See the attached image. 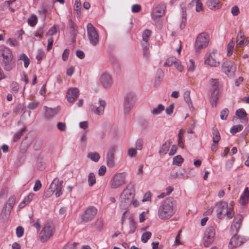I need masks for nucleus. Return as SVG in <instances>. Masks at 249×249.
I'll list each match as a JSON object with an SVG mask.
<instances>
[{
    "instance_id": "obj_41",
    "label": "nucleus",
    "mask_w": 249,
    "mask_h": 249,
    "mask_svg": "<svg viewBox=\"0 0 249 249\" xmlns=\"http://www.w3.org/2000/svg\"><path fill=\"white\" fill-rule=\"evenodd\" d=\"M134 95L132 93H128L124 99V102H127L131 104L134 105Z\"/></svg>"
},
{
    "instance_id": "obj_37",
    "label": "nucleus",
    "mask_w": 249,
    "mask_h": 249,
    "mask_svg": "<svg viewBox=\"0 0 249 249\" xmlns=\"http://www.w3.org/2000/svg\"><path fill=\"white\" fill-rule=\"evenodd\" d=\"M177 58L175 57L171 56L168 58L165 63L163 64V66L165 67H170L173 64H174L175 62H176Z\"/></svg>"
},
{
    "instance_id": "obj_3",
    "label": "nucleus",
    "mask_w": 249,
    "mask_h": 249,
    "mask_svg": "<svg viewBox=\"0 0 249 249\" xmlns=\"http://www.w3.org/2000/svg\"><path fill=\"white\" fill-rule=\"evenodd\" d=\"M196 4V11L197 12L203 10V4L200 0H192L191 2L186 1L185 2H182L180 4V6L182 10V17L181 22L180 25L181 29H183L185 26L186 21V10L188 7L192 4Z\"/></svg>"
},
{
    "instance_id": "obj_12",
    "label": "nucleus",
    "mask_w": 249,
    "mask_h": 249,
    "mask_svg": "<svg viewBox=\"0 0 249 249\" xmlns=\"http://www.w3.org/2000/svg\"><path fill=\"white\" fill-rule=\"evenodd\" d=\"M97 213V210L95 207L93 206L89 207L81 215V219L85 222L90 221L94 218Z\"/></svg>"
},
{
    "instance_id": "obj_40",
    "label": "nucleus",
    "mask_w": 249,
    "mask_h": 249,
    "mask_svg": "<svg viewBox=\"0 0 249 249\" xmlns=\"http://www.w3.org/2000/svg\"><path fill=\"white\" fill-rule=\"evenodd\" d=\"M247 115L246 111L243 108H240L236 111V115L240 119L245 118Z\"/></svg>"
},
{
    "instance_id": "obj_23",
    "label": "nucleus",
    "mask_w": 249,
    "mask_h": 249,
    "mask_svg": "<svg viewBox=\"0 0 249 249\" xmlns=\"http://www.w3.org/2000/svg\"><path fill=\"white\" fill-rule=\"evenodd\" d=\"M45 108L46 110L45 117L48 119L53 117L59 111V109L57 107L50 108L46 107Z\"/></svg>"
},
{
    "instance_id": "obj_44",
    "label": "nucleus",
    "mask_w": 249,
    "mask_h": 249,
    "mask_svg": "<svg viewBox=\"0 0 249 249\" xmlns=\"http://www.w3.org/2000/svg\"><path fill=\"white\" fill-rule=\"evenodd\" d=\"M243 128V125L241 124L234 125L231 127L230 132L233 134H235L236 133L242 130Z\"/></svg>"
},
{
    "instance_id": "obj_14",
    "label": "nucleus",
    "mask_w": 249,
    "mask_h": 249,
    "mask_svg": "<svg viewBox=\"0 0 249 249\" xmlns=\"http://www.w3.org/2000/svg\"><path fill=\"white\" fill-rule=\"evenodd\" d=\"M166 6L164 3L159 4L153 10L152 18L156 21L157 19L162 17L165 13Z\"/></svg>"
},
{
    "instance_id": "obj_9",
    "label": "nucleus",
    "mask_w": 249,
    "mask_h": 249,
    "mask_svg": "<svg viewBox=\"0 0 249 249\" xmlns=\"http://www.w3.org/2000/svg\"><path fill=\"white\" fill-rule=\"evenodd\" d=\"M88 37L90 43L93 46H96L99 42V36L95 28L91 23H89L87 26Z\"/></svg>"
},
{
    "instance_id": "obj_58",
    "label": "nucleus",
    "mask_w": 249,
    "mask_h": 249,
    "mask_svg": "<svg viewBox=\"0 0 249 249\" xmlns=\"http://www.w3.org/2000/svg\"><path fill=\"white\" fill-rule=\"evenodd\" d=\"M24 233V230L22 227L19 226L16 229V234L18 237L22 236Z\"/></svg>"
},
{
    "instance_id": "obj_42",
    "label": "nucleus",
    "mask_w": 249,
    "mask_h": 249,
    "mask_svg": "<svg viewBox=\"0 0 249 249\" xmlns=\"http://www.w3.org/2000/svg\"><path fill=\"white\" fill-rule=\"evenodd\" d=\"M151 235L152 233L150 231H146L143 233L141 237L142 241L144 243H146L148 239L151 237Z\"/></svg>"
},
{
    "instance_id": "obj_35",
    "label": "nucleus",
    "mask_w": 249,
    "mask_h": 249,
    "mask_svg": "<svg viewBox=\"0 0 249 249\" xmlns=\"http://www.w3.org/2000/svg\"><path fill=\"white\" fill-rule=\"evenodd\" d=\"M183 97L185 101L187 103L189 107L190 106H192L191 99L190 97V91L189 90H186L184 92Z\"/></svg>"
},
{
    "instance_id": "obj_47",
    "label": "nucleus",
    "mask_w": 249,
    "mask_h": 249,
    "mask_svg": "<svg viewBox=\"0 0 249 249\" xmlns=\"http://www.w3.org/2000/svg\"><path fill=\"white\" fill-rule=\"evenodd\" d=\"M151 32L149 30H145L142 34V39L143 41L147 42L149 37L151 36Z\"/></svg>"
},
{
    "instance_id": "obj_34",
    "label": "nucleus",
    "mask_w": 249,
    "mask_h": 249,
    "mask_svg": "<svg viewBox=\"0 0 249 249\" xmlns=\"http://www.w3.org/2000/svg\"><path fill=\"white\" fill-rule=\"evenodd\" d=\"M129 230L128 232L129 234L133 233L135 232L137 226L136 223L135 222L134 219L132 218H129Z\"/></svg>"
},
{
    "instance_id": "obj_1",
    "label": "nucleus",
    "mask_w": 249,
    "mask_h": 249,
    "mask_svg": "<svg viewBox=\"0 0 249 249\" xmlns=\"http://www.w3.org/2000/svg\"><path fill=\"white\" fill-rule=\"evenodd\" d=\"M175 213L172 199L167 198L161 203L158 209V215L162 220L170 218Z\"/></svg>"
},
{
    "instance_id": "obj_6",
    "label": "nucleus",
    "mask_w": 249,
    "mask_h": 249,
    "mask_svg": "<svg viewBox=\"0 0 249 249\" xmlns=\"http://www.w3.org/2000/svg\"><path fill=\"white\" fill-rule=\"evenodd\" d=\"M209 42V36L206 33L199 34L196 37L195 49L196 52L205 48L208 45Z\"/></svg>"
},
{
    "instance_id": "obj_18",
    "label": "nucleus",
    "mask_w": 249,
    "mask_h": 249,
    "mask_svg": "<svg viewBox=\"0 0 249 249\" xmlns=\"http://www.w3.org/2000/svg\"><path fill=\"white\" fill-rule=\"evenodd\" d=\"M204 64L211 67H217L220 63L216 60L215 56H213L212 54H209L205 57Z\"/></svg>"
},
{
    "instance_id": "obj_46",
    "label": "nucleus",
    "mask_w": 249,
    "mask_h": 249,
    "mask_svg": "<svg viewBox=\"0 0 249 249\" xmlns=\"http://www.w3.org/2000/svg\"><path fill=\"white\" fill-rule=\"evenodd\" d=\"M188 71L189 72H192L195 70V62L193 59H190L187 63Z\"/></svg>"
},
{
    "instance_id": "obj_11",
    "label": "nucleus",
    "mask_w": 249,
    "mask_h": 249,
    "mask_svg": "<svg viewBox=\"0 0 249 249\" xmlns=\"http://www.w3.org/2000/svg\"><path fill=\"white\" fill-rule=\"evenodd\" d=\"M215 234V230L213 227L209 226L206 228L203 236L204 245L205 247H208L213 242Z\"/></svg>"
},
{
    "instance_id": "obj_2",
    "label": "nucleus",
    "mask_w": 249,
    "mask_h": 249,
    "mask_svg": "<svg viewBox=\"0 0 249 249\" xmlns=\"http://www.w3.org/2000/svg\"><path fill=\"white\" fill-rule=\"evenodd\" d=\"M135 195L134 185L129 183L121 195L120 206L127 208L131 203Z\"/></svg>"
},
{
    "instance_id": "obj_39",
    "label": "nucleus",
    "mask_w": 249,
    "mask_h": 249,
    "mask_svg": "<svg viewBox=\"0 0 249 249\" xmlns=\"http://www.w3.org/2000/svg\"><path fill=\"white\" fill-rule=\"evenodd\" d=\"M88 184L89 186H92L96 182V178L93 173H90L88 176Z\"/></svg>"
},
{
    "instance_id": "obj_19",
    "label": "nucleus",
    "mask_w": 249,
    "mask_h": 249,
    "mask_svg": "<svg viewBox=\"0 0 249 249\" xmlns=\"http://www.w3.org/2000/svg\"><path fill=\"white\" fill-rule=\"evenodd\" d=\"M62 181H59L56 178L54 179L51 183L48 190L46 192L47 195L51 196L55 192L56 190H57L58 188L62 187Z\"/></svg>"
},
{
    "instance_id": "obj_33",
    "label": "nucleus",
    "mask_w": 249,
    "mask_h": 249,
    "mask_svg": "<svg viewBox=\"0 0 249 249\" xmlns=\"http://www.w3.org/2000/svg\"><path fill=\"white\" fill-rule=\"evenodd\" d=\"M37 17L36 15H32L27 20L28 24L31 27H34L37 22Z\"/></svg>"
},
{
    "instance_id": "obj_43",
    "label": "nucleus",
    "mask_w": 249,
    "mask_h": 249,
    "mask_svg": "<svg viewBox=\"0 0 249 249\" xmlns=\"http://www.w3.org/2000/svg\"><path fill=\"white\" fill-rule=\"evenodd\" d=\"M81 2L80 0H75L74 5V10L76 11L77 15H80Z\"/></svg>"
},
{
    "instance_id": "obj_32",
    "label": "nucleus",
    "mask_w": 249,
    "mask_h": 249,
    "mask_svg": "<svg viewBox=\"0 0 249 249\" xmlns=\"http://www.w3.org/2000/svg\"><path fill=\"white\" fill-rule=\"evenodd\" d=\"M234 47V42L233 40L230 41L228 44L227 47V55L230 56L233 53V48Z\"/></svg>"
},
{
    "instance_id": "obj_56",
    "label": "nucleus",
    "mask_w": 249,
    "mask_h": 249,
    "mask_svg": "<svg viewBox=\"0 0 249 249\" xmlns=\"http://www.w3.org/2000/svg\"><path fill=\"white\" fill-rule=\"evenodd\" d=\"M174 105L173 104H171L170 105L166 108L164 110H165V112L167 115H171L173 112Z\"/></svg>"
},
{
    "instance_id": "obj_54",
    "label": "nucleus",
    "mask_w": 249,
    "mask_h": 249,
    "mask_svg": "<svg viewBox=\"0 0 249 249\" xmlns=\"http://www.w3.org/2000/svg\"><path fill=\"white\" fill-rule=\"evenodd\" d=\"M137 149L130 148L128 150V155L131 158L135 157L137 155Z\"/></svg>"
},
{
    "instance_id": "obj_48",
    "label": "nucleus",
    "mask_w": 249,
    "mask_h": 249,
    "mask_svg": "<svg viewBox=\"0 0 249 249\" xmlns=\"http://www.w3.org/2000/svg\"><path fill=\"white\" fill-rule=\"evenodd\" d=\"M229 111L228 109L225 108L222 110L220 112V118L222 120H225L227 119V116L229 114Z\"/></svg>"
},
{
    "instance_id": "obj_24",
    "label": "nucleus",
    "mask_w": 249,
    "mask_h": 249,
    "mask_svg": "<svg viewBox=\"0 0 249 249\" xmlns=\"http://www.w3.org/2000/svg\"><path fill=\"white\" fill-rule=\"evenodd\" d=\"M164 110V106L161 104H159L157 107L151 109V112L153 116H155L160 114Z\"/></svg>"
},
{
    "instance_id": "obj_59",
    "label": "nucleus",
    "mask_w": 249,
    "mask_h": 249,
    "mask_svg": "<svg viewBox=\"0 0 249 249\" xmlns=\"http://www.w3.org/2000/svg\"><path fill=\"white\" fill-rule=\"evenodd\" d=\"M231 13L233 16H236L239 14V9L237 6L235 5L231 9Z\"/></svg>"
},
{
    "instance_id": "obj_52",
    "label": "nucleus",
    "mask_w": 249,
    "mask_h": 249,
    "mask_svg": "<svg viewBox=\"0 0 249 249\" xmlns=\"http://www.w3.org/2000/svg\"><path fill=\"white\" fill-rule=\"evenodd\" d=\"M143 145V140L141 139H138L135 143V149L141 150Z\"/></svg>"
},
{
    "instance_id": "obj_25",
    "label": "nucleus",
    "mask_w": 249,
    "mask_h": 249,
    "mask_svg": "<svg viewBox=\"0 0 249 249\" xmlns=\"http://www.w3.org/2000/svg\"><path fill=\"white\" fill-rule=\"evenodd\" d=\"M207 4L208 7L213 10H215L220 7L219 0H208Z\"/></svg>"
},
{
    "instance_id": "obj_51",
    "label": "nucleus",
    "mask_w": 249,
    "mask_h": 249,
    "mask_svg": "<svg viewBox=\"0 0 249 249\" xmlns=\"http://www.w3.org/2000/svg\"><path fill=\"white\" fill-rule=\"evenodd\" d=\"M174 66L180 72H181L184 70L183 66L181 64L180 61L178 59H176V62H175Z\"/></svg>"
},
{
    "instance_id": "obj_26",
    "label": "nucleus",
    "mask_w": 249,
    "mask_h": 249,
    "mask_svg": "<svg viewBox=\"0 0 249 249\" xmlns=\"http://www.w3.org/2000/svg\"><path fill=\"white\" fill-rule=\"evenodd\" d=\"M11 51L8 47H5L0 49V58L4 59L12 56Z\"/></svg>"
},
{
    "instance_id": "obj_30",
    "label": "nucleus",
    "mask_w": 249,
    "mask_h": 249,
    "mask_svg": "<svg viewBox=\"0 0 249 249\" xmlns=\"http://www.w3.org/2000/svg\"><path fill=\"white\" fill-rule=\"evenodd\" d=\"M87 157L92 161L97 162L100 158V156L97 152H90L87 155Z\"/></svg>"
},
{
    "instance_id": "obj_53",
    "label": "nucleus",
    "mask_w": 249,
    "mask_h": 249,
    "mask_svg": "<svg viewBox=\"0 0 249 249\" xmlns=\"http://www.w3.org/2000/svg\"><path fill=\"white\" fill-rule=\"evenodd\" d=\"M7 43L11 46L15 47L18 45V42L15 38H10L7 40Z\"/></svg>"
},
{
    "instance_id": "obj_61",
    "label": "nucleus",
    "mask_w": 249,
    "mask_h": 249,
    "mask_svg": "<svg viewBox=\"0 0 249 249\" xmlns=\"http://www.w3.org/2000/svg\"><path fill=\"white\" fill-rule=\"evenodd\" d=\"M56 34V29L54 26L52 27L47 33V36H53Z\"/></svg>"
},
{
    "instance_id": "obj_28",
    "label": "nucleus",
    "mask_w": 249,
    "mask_h": 249,
    "mask_svg": "<svg viewBox=\"0 0 249 249\" xmlns=\"http://www.w3.org/2000/svg\"><path fill=\"white\" fill-rule=\"evenodd\" d=\"M212 133L213 143H218L220 140V135L217 128L215 127H213L212 130Z\"/></svg>"
},
{
    "instance_id": "obj_20",
    "label": "nucleus",
    "mask_w": 249,
    "mask_h": 249,
    "mask_svg": "<svg viewBox=\"0 0 249 249\" xmlns=\"http://www.w3.org/2000/svg\"><path fill=\"white\" fill-rule=\"evenodd\" d=\"M13 59V55L6 58H0V62L5 71H9L13 69L14 67V64L12 62Z\"/></svg>"
},
{
    "instance_id": "obj_22",
    "label": "nucleus",
    "mask_w": 249,
    "mask_h": 249,
    "mask_svg": "<svg viewBox=\"0 0 249 249\" xmlns=\"http://www.w3.org/2000/svg\"><path fill=\"white\" fill-rule=\"evenodd\" d=\"M100 82L104 87L107 88L112 85V80L110 75L105 73L101 76Z\"/></svg>"
},
{
    "instance_id": "obj_63",
    "label": "nucleus",
    "mask_w": 249,
    "mask_h": 249,
    "mask_svg": "<svg viewBox=\"0 0 249 249\" xmlns=\"http://www.w3.org/2000/svg\"><path fill=\"white\" fill-rule=\"evenodd\" d=\"M41 187V184L39 180H36L35 182L33 190L34 191L36 192L40 190Z\"/></svg>"
},
{
    "instance_id": "obj_60",
    "label": "nucleus",
    "mask_w": 249,
    "mask_h": 249,
    "mask_svg": "<svg viewBox=\"0 0 249 249\" xmlns=\"http://www.w3.org/2000/svg\"><path fill=\"white\" fill-rule=\"evenodd\" d=\"M57 127L58 129L62 131L66 130V125L65 123L59 122L57 123Z\"/></svg>"
},
{
    "instance_id": "obj_5",
    "label": "nucleus",
    "mask_w": 249,
    "mask_h": 249,
    "mask_svg": "<svg viewBox=\"0 0 249 249\" xmlns=\"http://www.w3.org/2000/svg\"><path fill=\"white\" fill-rule=\"evenodd\" d=\"M126 177L123 173L115 174L109 181L108 185L111 189H117L126 183Z\"/></svg>"
},
{
    "instance_id": "obj_36",
    "label": "nucleus",
    "mask_w": 249,
    "mask_h": 249,
    "mask_svg": "<svg viewBox=\"0 0 249 249\" xmlns=\"http://www.w3.org/2000/svg\"><path fill=\"white\" fill-rule=\"evenodd\" d=\"M183 161V159L180 155H177L173 159V164L177 166H180Z\"/></svg>"
},
{
    "instance_id": "obj_27",
    "label": "nucleus",
    "mask_w": 249,
    "mask_h": 249,
    "mask_svg": "<svg viewBox=\"0 0 249 249\" xmlns=\"http://www.w3.org/2000/svg\"><path fill=\"white\" fill-rule=\"evenodd\" d=\"M249 198V190H248V188H246L244 192V195L240 197L239 202L242 205L246 204L248 201Z\"/></svg>"
},
{
    "instance_id": "obj_21",
    "label": "nucleus",
    "mask_w": 249,
    "mask_h": 249,
    "mask_svg": "<svg viewBox=\"0 0 249 249\" xmlns=\"http://www.w3.org/2000/svg\"><path fill=\"white\" fill-rule=\"evenodd\" d=\"M79 95V90L76 88L69 89L67 91V100L70 103H73Z\"/></svg>"
},
{
    "instance_id": "obj_4",
    "label": "nucleus",
    "mask_w": 249,
    "mask_h": 249,
    "mask_svg": "<svg viewBox=\"0 0 249 249\" xmlns=\"http://www.w3.org/2000/svg\"><path fill=\"white\" fill-rule=\"evenodd\" d=\"M54 226L51 223L45 224L39 234V239L42 243L46 242L54 233Z\"/></svg>"
},
{
    "instance_id": "obj_31",
    "label": "nucleus",
    "mask_w": 249,
    "mask_h": 249,
    "mask_svg": "<svg viewBox=\"0 0 249 249\" xmlns=\"http://www.w3.org/2000/svg\"><path fill=\"white\" fill-rule=\"evenodd\" d=\"M19 59L23 61L24 67L25 68H27L28 67L30 62V60L26 54H21L19 56Z\"/></svg>"
},
{
    "instance_id": "obj_55",
    "label": "nucleus",
    "mask_w": 249,
    "mask_h": 249,
    "mask_svg": "<svg viewBox=\"0 0 249 249\" xmlns=\"http://www.w3.org/2000/svg\"><path fill=\"white\" fill-rule=\"evenodd\" d=\"M44 55H45V53L43 52V51L41 49H39L37 51V54L36 56V58L38 61H40L41 60V59H42V58L44 57Z\"/></svg>"
},
{
    "instance_id": "obj_16",
    "label": "nucleus",
    "mask_w": 249,
    "mask_h": 249,
    "mask_svg": "<svg viewBox=\"0 0 249 249\" xmlns=\"http://www.w3.org/2000/svg\"><path fill=\"white\" fill-rule=\"evenodd\" d=\"M105 106V102L99 99L97 103L91 106V110L94 113L100 115L104 112Z\"/></svg>"
},
{
    "instance_id": "obj_49",
    "label": "nucleus",
    "mask_w": 249,
    "mask_h": 249,
    "mask_svg": "<svg viewBox=\"0 0 249 249\" xmlns=\"http://www.w3.org/2000/svg\"><path fill=\"white\" fill-rule=\"evenodd\" d=\"M10 87L12 90L14 92L17 93L18 91L19 86L17 82H12L10 85Z\"/></svg>"
},
{
    "instance_id": "obj_64",
    "label": "nucleus",
    "mask_w": 249,
    "mask_h": 249,
    "mask_svg": "<svg viewBox=\"0 0 249 249\" xmlns=\"http://www.w3.org/2000/svg\"><path fill=\"white\" fill-rule=\"evenodd\" d=\"M77 245V243H73L71 244H68L66 245L63 249H76V246Z\"/></svg>"
},
{
    "instance_id": "obj_50",
    "label": "nucleus",
    "mask_w": 249,
    "mask_h": 249,
    "mask_svg": "<svg viewBox=\"0 0 249 249\" xmlns=\"http://www.w3.org/2000/svg\"><path fill=\"white\" fill-rule=\"evenodd\" d=\"M133 106V104H131L127 102H124V112L125 114H128L130 112L131 108Z\"/></svg>"
},
{
    "instance_id": "obj_62",
    "label": "nucleus",
    "mask_w": 249,
    "mask_h": 249,
    "mask_svg": "<svg viewBox=\"0 0 249 249\" xmlns=\"http://www.w3.org/2000/svg\"><path fill=\"white\" fill-rule=\"evenodd\" d=\"M237 44V46H243L244 45H247L249 43V39L247 38L245 40H241L238 41Z\"/></svg>"
},
{
    "instance_id": "obj_10",
    "label": "nucleus",
    "mask_w": 249,
    "mask_h": 249,
    "mask_svg": "<svg viewBox=\"0 0 249 249\" xmlns=\"http://www.w3.org/2000/svg\"><path fill=\"white\" fill-rule=\"evenodd\" d=\"M118 150V146L111 145L107 150L106 155L107 164L109 167H112L115 165V154Z\"/></svg>"
},
{
    "instance_id": "obj_45",
    "label": "nucleus",
    "mask_w": 249,
    "mask_h": 249,
    "mask_svg": "<svg viewBox=\"0 0 249 249\" xmlns=\"http://www.w3.org/2000/svg\"><path fill=\"white\" fill-rule=\"evenodd\" d=\"M158 72L159 73V75L155 78L154 82L155 85L157 86H158L160 85L163 74V72L161 70H158Z\"/></svg>"
},
{
    "instance_id": "obj_15",
    "label": "nucleus",
    "mask_w": 249,
    "mask_h": 249,
    "mask_svg": "<svg viewBox=\"0 0 249 249\" xmlns=\"http://www.w3.org/2000/svg\"><path fill=\"white\" fill-rule=\"evenodd\" d=\"M233 236L231 238L229 242V247L230 248H233L241 246L247 239L243 237H241L236 234H233Z\"/></svg>"
},
{
    "instance_id": "obj_7",
    "label": "nucleus",
    "mask_w": 249,
    "mask_h": 249,
    "mask_svg": "<svg viewBox=\"0 0 249 249\" xmlns=\"http://www.w3.org/2000/svg\"><path fill=\"white\" fill-rule=\"evenodd\" d=\"M209 92L212 99L216 103L218 99L219 88L220 82L216 78H211L209 81Z\"/></svg>"
},
{
    "instance_id": "obj_57",
    "label": "nucleus",
    "mask_w": 249,
    "mask_h": 249,
    "mask_svg": "<svg viewBox=\"0 0 249 249\" xmlns=\"http://www.w3.org/2000/svg\"><path fill=\"white\" fill-rule=\"evenodd\" d=\"M26 128H22L19 131L17 132L15 135L14 139L16 141L20 139V137L23 135V133L25 131Z\"/></svg>"
},
{
    "instance_id": "obj_13",
    "label": "nucleus",
    "mask_w": 249,
    "mask_h": 249,
    "mask_svg": "<svg viewBox=\"0 0 249 249\" xmlns=\"http://www.w3.org/2000/svg\"><path fill=\"white\" fill-rule=\"evenodd\" d=\"M217 206L216 212L218 218L222 219L226 215V211L228 210V203L226 201H220L215 204Z\"/></svg>"
},
{
    "instance_id": "obj_29",
    "label": "nucleus",
    "mask_w": 249,
    "mask_h": 249,
    "mask_svg": "<svg viewBox=\"0 0 249 249\" xmlns=\"http://www.w3.org/2000/svg\"><path fill=\"white\" fill-rule=\"evenodd\" d=\"M170 146V143L169 142H165L163 143L159 151V153L160 155H163L166 154L168 151Z\"/></svg>"
},
{
    "instance_id": "obj_38",
    "label": "nucleus",
    "mask_w": 249,
    "mask_h": 249,
    "mask_svg": "<svg viewBox=\"0 0 249 249\" xmlns=\"http://www.w3.org/2000/svg\"><path fill=\"white\" fill-rule=\"evenodd\" d=\"M15 203V198L13 196L10 197L5 205L6 208L9 210H11Z\"/></svg>"
},
{
    "instance_id": "obj_17",
    "label": "nucleus",
    "mask_w": 249,
    "mask_h": 249,
    "mask_svg": "<svg viewBox=\"0 0 249 249\" xmlns=\"http://www.w3.org/2000/svg\"><path fill=\"white\" fill-rule=\"evenodd\" d=\"M242 219L243 217L242 215L240 214L237 215L234 217L231 227V234L237 233L238 231L242 222Z\"/></svg>"
},
{
    "instance_id": "obj_8",
    "label": "nucleus",
    "mask_w": 249,
    "mask_h": 249,
    "mask_svg": "<svg viewBox=\"0 0 249 249\" xmlns=\"http://www.w3.org/2000/svg\"><path fill=\"white\" fill-rule=\"evenodd\" d=\"M222 71L229 77H233L236 71V66L231 60L224 61L221 65Z\"/></svg>"
}]
</instances>
